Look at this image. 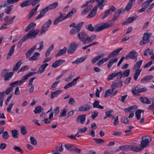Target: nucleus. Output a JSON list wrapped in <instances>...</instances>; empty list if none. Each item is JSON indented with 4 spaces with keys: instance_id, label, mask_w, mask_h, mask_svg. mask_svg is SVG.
Here are the masks:
<instances>
[{
    "instance_id": "obj_1",
    "label": "nucleus",
    "mask_w": 154,
    "mask_h": 154,
    "mask_svg": "<svg viewBox=\"0 0 154 154\" xmlns=\"http://www.w3.org/2000/svg\"><path fill=\"white\" fill-rule=\"evenodd\" d=\"M112 24L111 23L109 24L108 23H104L100 26H99L97 25H96L93 27L91 24H89L86 25L85 26V28L90 32H98L104 29L108 28V27L112 26Z\"/></svg>"
},
{
    "instance_id": "obj_2",
    "label": "nucleus",
    "mask_w": 154,
    "mask_h": 154,
    "mask_svg": "<svg viewBox=\"0 0 154 154\" xmlns=\"http://www.w3.org/2000/svg\"><path fill=\"white\" fill-rule=\"evenodd\" d=\"M143 61L142 60L138 61L135 64L133 67V69H136L134 75V79L136 81L137 80L138 77L140 75L142 71V69H140V68L141 66Z\"/></svg>"
},
{
    "instance_id": "obj_3",
    "label": "nucleus",
    "mask_w": 154,
    "mask_h": 154,
    "mask_svg": "<svg viewBox=\"0 0 154 154\" xmlns=\"http://www.w3.org/2000/svg\"><path fill=\"white\" fill-rule=\"evenodd\" d=\"M8 69H6L2 70L1 72L2 76L4 77V81L5 82L9 81L12 78L14 74V72H8Z\"/></svg>"
},
{
    "instance_id": "obj_4",
    "label": "nucleus",
    "mask_w": 154,
    "mask_h": 154,
    "mask_svg": "<svg viewBox=\"0 0 154 154\" xmlns=\"http://www.w3.org/2000/svg\"><path fill=\"white\" fill-rule=\"evenodd\" d=\"M88 34L83 31H82L77 35V38L83 44H86Z\"/></svg>"
},
{
    "instance_id": "obj_5",
    "label": "nucleus",
    "mask_w": 154,
    "mask_h": 154,
    "mask_svg": "<svg viewBox=\"0 0 154 154\" xmlns=\"http://www.w3.org/2000/svg\"><path fill=\"white\" fill-rule=\"evenodd\" d=\"M150 139V137L148 136H143L142 137L140 146L143 149L149 145V143L151 141V139L149 140Z\"/></svg>"
},
{
    "instance_id": "obj_6",
    "label": "nucleus",
    "mask_w": 154,
    "mask_h": 154,
    "mask_svg": "<svg viewBox=\"0 0 154 154\" xmlns=\"http://www.w3.org/2000/svg\"><path fill=\"white\" fill-rule=\"evenodd\" d=\"M122 12L123 13L124 11L121 9H119L118 10L115 14L114 16L113 17L112 20H110L106 23H108L109 24L111 23V24H112V26L108 27V28L112 27L114 25L115 23L114 21L116 20V19L119 17L120 14L121 13H122Z\"/></svg>"
},
{
    "instance_id": "obj_7",
    "label": "nucleus",
    "mask_w": 154,
    "mask_h": 154,
    "mask_svg": "<svg viewBox=\"0 0 154 154\" xmlns=\"http://www.w3.org/2000/svg\"><path fill=\"white\" fill-rule=\"evenodd\" d=\"M39 31L38 29H36L33 31H30L24 36L27 40L28 38L32 39L36 37L37 35L39 33Z\"/></svg>"
},
{
    "instance_id": "obj_8",
    "label": "nucleus",
    "mask_w": 154,
    "mask_h": 154,
    "mask_svg": "<svg viewBox=\"0 0 154 154\" xmlns=\"http://www.w3.org/2000/svg\"><path fill=\"white\" fill-rule=\"evenodd\" d=\"M78 46V45L75 42L71 43L68 48L67 53L69 54L73 53L77 48Z\"/></svg>"
},
{
    "instance_id": "obj_9",
    "label": "nucleus",
    "mask_w": 154,
    "mask_h": 154,
    "mask_svg": "<svg viewBox=\"0 0 154 154\" xmlns=\"http://www.w3.org/2000/svg\"><path fill=\"white\" fill-rule=\"evenodd\" d=\"M137 54L134 50L130 52L125 57V59L128 60L130 59H137Z\"/></svg>"
},
{
    "instance_id": "obj_10",
    "label": "nucleus",
    "mask_w": 154,
    "mask_h": 154,
    "mask_svg": "<svg viewBox=\"0 0 154 154\" xmlns=\"http://www.w3.org/2000/svg\"><path fill=\"white\" fill-rule=\"evenodd\" d=\"M153 0H148L144 2L142 4L141 8L138 10V13H142L144 12Z\"/></svg>"
},
{
    "instance_id": "obj_11",
    "label": "nucleus",
    "mask_w": 154,
    "mask_h": 154,
    "mask_svg": "<svg viewBox=\"0 0 154 154\" xmlns=\"http://www.w3.org/2000/svg\"><path fill=\"white\" fill-rule=\"evenodd\" d=\"M147 89L145 87L141 88L136 89V88H132L131 92L134 95H138L139 94L138 93H140L142 92H144L146 91Z\"/></svg>"
},
{
    "instance_id": "obj_12",
    "label": "nucleus",
    "mask_w": 154,
    "mask_h": 154,
    "mask_svg": "<svg viewBox=\"0 0 154 154\" xmlns=\"http://www.w3.org/2000/svg\"><path fill=\"white\" fill-rule=\"evenodd\" d=\"M138 16L137 15H135L131 17H129L127 18L124 22H123L122 24V25H126L132 23L134 20L137 19Z\"/></svg>"
},
{
    "instance_id": "obj_13",
    "label": "nucleus",
    "mask_w": 154,
    "mask_h": 154,
    "mask_svg": "<svg viewBox=\"0 0 154 154\" xmlns=\"http://www.w3.org/2000/svg\"><path fill=\"white\" fill-rule=\"evenodd\" d=\"M19 0H7L4 3H2L0 5V9L2 7H5L9 4H13L17 2Z\"/></svg>"
},
{
    "instance_id": "obj_14",
    "label": "nucleus",
    "mask_w": 154,
    "mask_h": 154,
    "mask_svg": "<svg viewBox=\"0 0 154 154\" xmlns=\"http://www.w3.org/2000/svg\"><path fill=\"white\" fill-rule=\"evenodd\" d=\"M96 1L98 3L97 6L100 10L103 9L104 6L106 5L105 3L107 2V0H96Z\"/></svg>"
},
{
    "instance_id": "obj_15",
    "label": "nucleus",
    "mask_w": 154,
    "mask_h": 154,
    "mask_svg": "<svg viewBox=\"0 0 154 154\" xmlns=\"http://www.w3.org/2000/svg\"><path fill=\"white\" fill-rule=\"evenodd\" d=\"M116 10V8L114 6H111L109 9L105 11L103 16L102 17V19L103 20L106 17H107L109 16L111 11V12L113 11L114 12Z\"/></svg>"
},
{
    "instance_id": "obj_16",
    "label": "nucleus",
    "mask_w": 154,
    "mask_h": 154,
    "mask_svg": "<svg viewBox=\"0 0 154 154\" xmlns=\"http://www.w3.org/2000/svg\"><path fill=\"white\" fill-rule=\"evenodd\" d=\"M97 6H96L91 10L87 17V18H92L94 16L97 12Z\"/></svg>"
},
{
    "instance_id": "obj_17",
    "label": "nucleus",
    "mask_w": 154,
    "mask_h": 154,
    "mask_svg": "<svg viewBox=\"0 0 154 154\" xmlns=\"http://www.w3.org/2000/svg\"><path fill=\"white\" fill-rule=\"evenodd\" d=\"M48 11V6L41 11L40 14L35 17L36 20H38L43 17Z\"/></svg>"
},
{
    "instance_id": "obj_18",
    "label": "nucleus",
    "mask_w": 154,
    "mask_h": 154,
    "mask_svg": "<svg viewBox=\"0 0 154 154\" xmlns=\"http://www.w3.org/2000/svg\"><path fill=\"white\" fill-rule=\"evenodd\" d=\"M65 61L64 60H56L55 62H54L52 65V67L53 68H56L61 65L65 62Z\"/></svg>"
},
{
    "instance_id": "obj_19",
    "label": "nucleus",
    "mask_w": 154,
    "mask_h": 154,
    "mask_svg": "<svg viewBox=\"0 0 154 154\" xmlns=\"http://www.w3.org/2000/svg\"><path fill=\"white\" fill-rule=\"evenodd\" d=\"M85 119V115H80L77 118L76 122L77 123L80 122L81 124H83L84 123Z\"/></svg>"
},
{
    "instance_id": "obj_20",
    "label": "nucleus",
    "mask_w": 154,
    "mask_h": 154,
    "mask_svg": "<svg viewBox=\"0 0 154 154\" xmlns=\"http://www.w3.org/2000/svg\"><path fill=\"white\" fill-rule=\"evenodd\" d=\"M79 78V77H77L76 78L74 79L73 81L71 82L68 83L64 87V89H67L68 88L73 86L75 84L77 83V80Z\"/></svg>"
},
{
    "instance_id": "obj_21",
    "label": "nucleus",
    "mask_w": 154,
    "mask_h": 154,
    "mask_svg": "<svg viewBox=\"0 0 154 154\" xmlns=\"http://www.w3.org/2000/svg\"><path fill=\"white\" fill-rule=\"evenodd\" d=\"M91 108V106L90 105H86L84 106H81L78 108V110L79 111L83 112L89 111Z\"/></svg>"
},
{
    "instance_id": "obj_22",
    "label": "nucleus",
    "mask_w": 154,
    "mask_h": 154,
    "mask_svg": "<svg viewBox=\"0 0 154 154\" xmlns=\"http://www.w3.org/2000/svg\"><path fill=\"white\" fill-rule=\"evenodd\" d=\"M36 25L35 23H30L26 27L25 31L28 32L30 30V31H33Z\"/></svg>"
},
{
    "instance_id": "obj_23",
    "label": "nucleus",
    "mask_w": 154,
    "mask_h": 154,
    "mask_svg": "<svg viewBox=\"0 0 154 154\" xmlns=\"http://www.w3.org/2000/svg\"><path fill=\"white\" fill-rule=\"evenodd\" d=\"M122 49V48H120L113 51L109 55V57H111L117 56Z\"/></svg>"
},
{
    "instance_id": "obj_24",
    "label": "nucleus",
    "mask_w": 154,
    "mask_h": 154,
    "mask_svg": "<svg viewBox=\"0 0 154 154\" xmlns=\"http://www.w3.org/2000/svg\"><path fill=\"white\" fill-rule=\"evenodd\" d=\"M62 92V90H59L54 92H52L50 94V97L53 99L54 97H57L58 95Z\"/></svg>"
},
{
    "instance_id": "obj_25",
    "label": "nucleus",
    "mask_w": 154,
    "mask_h": 154,
    "mask_svg": "<svg viewBox=\"0 0 154 154\" xmlns=\"http://www.w3.org/2000/svg\"><path fill=\"white\" fill-rule=\"evenodd\" d=\"M60 15L54 21V24L57 25L59 23L65 20L61 13H60Z\"/></svg>"
},
{
    "instance_id": "obj_26",
    "label": "nucleus",
    "mask_w": 154,
    "mask_h": 154,
    "mask_svg": "<svg viewBox=\"0 0 154 154\" xmlns=\"http://www.w3.org/2000/svg\"><path fill=\"white\" fill-rule=\"evenodd\" d=\"M99 104V101L96 100H95V101L93 103V107L94 108H97L99 109H102L104 108L103 106H102Z\"/></svg>"
},
{
    "instance_id": "obj_27",
    "label": "nucleus",
    "mask_w": 154,
    "mask_h": 154,
    "mask_svg": "<svg viewBox=\"0 0 154 154\" xmlns=\"http://www.w3.org/2000/svg\"><path fill=\"white\" fill-rule=\"evenodd\" d=\"M48 65L47 63H44L41 65L39 67L37 73L38 74H42L45 70L46 68Z\"/></svg>"
},
{
    "instance_id": "obj_28",
    "label": "nucleus",
    "mask_w": 154,
    "mask_h": 154,
    "mask_svg": "<svg viewBox=\"0 0 154 154\" xmlns=\"http://www.w3.org/2000/svg\"><path fill=\"white\" fill-rule=\"evenodd\" d=\"M130 149H131L132 151L135 152L141 151L143 150L140 146H133L130 145Z\"/></svg>"
},
{
    "instance_id": "obj_29",
    "label": "nucleus",
    "mask_w": 154,
    "mask_h": 154,
    "mask_svg": "<svg viewBox=\"0 0 154 154\" xmlns=\"http://www.w3.org/2000/svg\"><path fill=\"white\" fill-rule=\"evenodd\" d=\"M48 29V22L47 21L43 26L40 30L39 35H41L42 33L45 32Z\"/></svg>"
},
{
    "instance_id": "obj_30",
    "label": "nucleus",
    "mask_w": 154,
    "mask_h": 154,
    "mask_svg": "<svg viewBox=\"0 0 154 154\" xmlns=\"http://www.w3.org/2000/svg\"><path fill=\"white\" fill-rule=\"evenodd\" d=\"M39 6V5H38L34 8L31 10L28 16V18L29 19L31 18L37 12V9Z\"/></svg>"
},
{
    "instance_id": "obj_31",
    "label": "nucleus",
    "mask_w": 154,
    "mask_h": 154,
    "mask_svg": "<svg viewBox=\"0 0 154 154\" xmlns=\"http://www.w3.org/2000/svg\"><path fill=\"white\" fill-rule=\"evenodd\" d=\"M140 100L141 102L143 103L150 104L151 103V101L146 97H141L140 98Z\"/></svg>"
},
{
    "instance_id": "obj_32",
    "label": "nucleus",
    "mask_w": 154,
    "mask_h": 154,
    "mask_svg": "<svg viewBox=\"0 0 154 154\" xmlns=\"http://www.w3.org/2000/svg\"><path fill=\"white\" fill-rule=\"evenodd\" d=\"M67 51V48L66 47H64L62 49H60L57 53L55 55V57L61 56L66 53Z\"/></svg>"
},
{
    "instance_id": "obj_33",
    "label": "nucleus",
    "mask_w": 154,
    "mask_h": 154,
    "mask_svg": "<svg viewBox=\"0 0 154 154\" xmlns=\"http://www.w3.org/2000/svg\"><path fill=\"white\" fill-rule=\"evenodd\" d=\"M76 8H73L72 9L70 12L67 14L66 16L64 17V19H66L71 17L76 12Z\"/></svg>"
},
{
    "instance_id": "obj_34",
    "label": "nucleus",
    "mask_w": 154,
    "mask_h": 154,
    "mask_svg": "<svg viewBox=\"0 0 154 154\" xmlns=\"http://www.w3.org/2000/svg\"><path fill=\"white\" fill-rule=\"evenodd\" d=\"M32 0H26L23 2L20 5L21 7L23 8L30 5L31 4Z\"/></svg>"
},
{
    "instance_id": "obj_35",
    "label": "nucleus",
    "mask_w": 154,
    "mask_h": 154,
    "mask_svg": "<svg viewBox=\"0 0 154 154\" xmlns=\"http://www.w3.org/2000/svg\"><path fill=\"white\" fill-rule=\"evenodd\" d=\"M92 8V5H89L88 7L86 8L83 9L81 12V15H86L91 10Z\"/></svg>"
},
{
    "instance_id": "obj_36",
    "label": "nucleus",
    "mask_w": 154,
    "mask_h": 154,
    "mask_svg": "<svg viewBox=\"0 0 154 154\" xmlns=\"http://www.w3.org/2000/svg\"><path fill=\"white\" fill-rule=\"evenodd\" d=\"M22 62L21 60L19 61L13 67V72H16L20 68V66L22 64Z\"/></svg>"
},
{
    "instance_id": "obj_37",
    "label": "nucleus",
    "mask_w": 154,
    "mask_h": 154,
    "mask_svg": "<svg viewBox=\"0 0 154 154\" xmlns=\"http://www.w3.org/2000/svg\"><path fill=\"white\" fill-rule=\"evenodd\" d=\"M36 46H35L32 48H31L29 51H28L26 53V58L28 59L29 57L30 54L34 51L36 48Z\"/></svg>"
},
{
    "instance_id": "obj_38",
    "label": "nucleus",
    "mask_w": 154,
    "mask_h": 154,
    "mask_svg": "<svg viewBox=\"0 0 154 154\" xmlns=\"http://www.w3.org/2000/svg\"><path fill=\"white\" fill-rule=\"evenodd\" d=\"M15 47V45H14L11 47L8 54L7 57V59L8 60L11 57V56L13 54L14 51Z\"/></svg>"
},
{
    "instance_id": "obj_39",
    "label": "nucleus",
    "mask_w": 154,
    "mask_h": 154,
    "mask_svg": "<svg viewBox=\"0 0 154 154\" xmlns=\"http://www.w3.org/2000/svg\"><path fill=\"white\" fill-rule=\"evenodd\" d=\"M117 61L118 59L117 58L111 59L107 64V67L108 69H110L114 63L116 62Z\"/></svg>"
},
{
    "instance_id": "obj_40",
    "label": "nucleus",
    "mask_w": 154,
    "mask_h": 154,
    "mask_svg": "<svg viewBox=\"0 0 154 154\" xmlns=\"http://www.w3.org/2000/svg\"><path fill=\"white\" fill-rule=\"evenodd\" d=\"M40 54L38 52H36L34 53L33 56L29 58V61L35 60H37Z\"/></svg>"
},
{
    "instance_id": "obj_41",
    "label": "nucleus",
    "mask_w": 154,
    "mask_h": 154,
    "mask_svg": "<svg viewBox=\"0 0 154 154\" xmlns=\"http://www.w3.org/2000/svg\"><path fill=\"white\" fill-rule=\"evenodd\" d=\"M104 55V54H101L96 56L95 57L93 58L91 60V62L92 64H94L96 63L97 61L99 60L100 58L103 57Z\"/></svg>"
},
{
    "instance_id": "obj_42",
    "label": "nucleus",
    "mask_w": 154,
    "mask_h": 154,
    "mask_svg": "<svg viewBox=\"0 0 154 154\" xmlns=\"http://www.w3.org/2000/svg\"><path fill=\"white\" fill-rule=\"evenodd\" d=\"M23 83V82L21 80H18L10 84L11 86H12L13 88L15 85H21Z\"/></svg>"
},
{
    "instance_id": "obj_43",
    "label": "nucleus",
    "mask_w": 154,
    "mask_h": 154,
    "mask_svg": "<svg viewBox=\"0 0 154 154\" xmlns=\"http://www.w3.org/2000/svg\"><path fill=\"white\" fill-rule=\"evenodd\" d=\"M96 35H91L90 37H89L88 35L86 43H88L92 42L94 39L96 38Z\"/></svg>"
},
{
    "instance_id": "obj_44",
    "label": "nucleus",
    "mask_w": 154,
    "mask_h": 154,
    "mask_svg": "<svg viewBox=\"0 0 154 154\" xmlns=\"http://www.w3.org/2000/svg\"><path fill=\"white\" fill-rule=\"evenodd\" d=\"M43 110V108L40 106H39L35 108L33 112L35 114L40 113Z\"/></svg>"
},
{
    "instance_id": "obj_45",
    "label": "nucleus",
    "mask_w": 154,
    "mask_h": 154,
    "mask_svg": "<svg viewBox=\"0 0 154 154\" xmlns=\"http://www.w3.org/2000/svg\"><path fill=\"white\" fill-rule=\"evenodd\" d=\"M86 59V57H83L80 58H78L75 61L73 62L72 63H80L84 61Z\"/></svg>"
},
{
    "instance_id": "obj_46",
    "label": "nucleus",
    "mask_w": 154,
    "mask_h": 154,
    "mask_svg": "<svg viewBox=\"0 0 154 154\" xmlns=\"http://www.w3.org/2000/svg\"><path fill=\"white\" fill-rule=\"evenodd\" d=\"M80 31L79 30H78V29L75 26L71 29L70 32V34L71 35L80 32Z\"/></svg>"
},
{
    "instance_id": "obj_47",
    "label": "nucleus",
    "mask_w": 154,
    "mask_h": 154,
    "mask_svg": "<svg viewBox=\"0 0 154 154\" xmlns=\"http://www.w3.org/2000/svg\"><path fill=\"white\" fill-rule=\"evenodd\" d=\"M114 88H113L112 89H108L106 91L105 94L104 95V97H106L110 95V94H112L114 91Z\"/></svg>"
},
{
    "instance_id": "obj_48",
    "label": "nucleus",
    "mask_w": 154,
    "mask_h": 154,
    "mask_svg": "<svg viewBox=\"0 0 154 154\" xmlns=\"http://www.w3.org/2000/svg\"><path fill=\"white\" fill-rule=\"evenodd\" d=\"M151 35V34L150 33H146L144 34L143 38L146 41H149V38Z\"/></svg>"
},
{
    "instance_id": "obj_49",
    "label": "nucleus",
    "mask_w": 154,
    "mask_h": 154,
    "mask_svg": "<svg viewBox=\"0 0 154 154\" xmlns=\"http://www.w3.org/2000/svg\"><path fill=\"white\" fill-rule=\"evenodd\" d=\"M58 4L57 2H55L49 5V9L52 10L55 8L57 6Z\"/></svg>"
},
{
    "instance_id": "obj_50",
    "label": "nucleus",
    "mask_w": 154,
    "mask_h": 154,
    "mask_svg": "<svg viewBox=\"0 0 154 154\" xmlns=\"http://www.w3.org/2000/svg\"><path fill=\"white\" fill-rule=\"evenodd\" d=\"M26 40H27L25 37L24 36H23L21 40L18 42L17 45V47L18 48H20L23 43Z\"/></svg>"
},
{
    "instance_id": "obj_51",
    "label": "nucleus",
    "mask_w": 154,
    "mask_h": 154,
    "mask_svg": "<svg viewBox=\"0 0 154 154\" xmlns=\"http://www.w3.org/2000/svg\"><path fill=\"white\" fill-rule=\"evenodd\" d=\"M12 136L14 138H17L18 137V133L16 130H12L11 131Z\"/></svg>"
},
{
    "instance_id": "obj_52",
    "label": "nucleus",
    "mask_w": 154,
    "mask_h": 154,
    "mask_svg": "<svg viewBox=\"0 0 154 154\" xmlns=\"http://www.w3.org/2000/svg\"><path fill=\"white\" fill-rule=\"evenodd\" d=\"M130 145H125L121 146H119V149L121 150L125 151L126 150L130 149Z\"/></svg>"
},
{
    "instance_id": "obj_53",
    "label": "nucleus",
    "mask_w": 154,
    "mask_h": 154,
    "mask_svg": "<svg viewBox=\"0 0 154 154\" xmlns=\"http://www.w3.org/2000/svg\"><path fill=\"white\" fill-rule=\"evenodd\" d=\"M13 149L17 152H19L21 154L23 153V151L19 146H15L14 147Z\"/></svg>"
},
{
    "instance_id": "obj_54",
    "label": "nucleus",
    "mask_w": 154,
    "mask_h": 154,
    "mask_svg": "<svg viewBox=\"0 0 154 154\" xmlns=\"http://www.w3.org/2000/svg\"><path fill=\"white\" fill-rule=\"evenodd\" d=\"M2 138L4 140L7 139L9 137L8 132L7 131H4L2 133Z\"/></svg>"
},
{
    "instance_id": "obj_55",
    "label": "nucleus",
    "mask_w": 154,
    "mask_h": 154,
    "mask_svg": "<svg viewBox=\"0 0 154 154\" xmlns=\"http://www.w3.org/2000/svg\"><path fill=\"white\" fill-rule=\"evenodd\" d=\"M65 148L71 151H72L74 146L70 144H65Z\"/></svg>"
},
{
    "instance_id": "obj_56",
    "label": "nucleus",
    "mask_w": 154,
    "mask_h": 154,
    "mask_svg": "<svg viewBox=\"0 0 154 154\" xmlns=\"http://www.w3.org/2000/svg\"><path fill=\"white\" fill-rule=\"evenodd\" d=\"M137 108V106L136 105H134V106H131L130 107L128 108H125L124 109V112H131L132 109H136Z\"/></svg>"
},
{
    "instance_id": "obj_57",
    "label": "nucleus",
    "mask_w": 154,
    "mask_h": 154,
    "mask_svg": "<svg viewBox=\"0 0 154 154\" xmlns=\"http://www.w3.org/2000/svg\"><path fill=\"white\" fill-rule=\"evenodd\" d=\"M117 75V74H116V73L113 72L108 76L107 79L109 80H112Z\"/></svg>"
},
{
    "instance_id": "obj_58",
    "label": "nucleus",
    "mask_w": 154,
    "mask_h": 154,
    "mask_svg": "<svg viewBox=\"0 0 154 154\" xmlns=\"http://www.w3.org/2000/svg\"><path fill=\"white\" fill-rule=\"evenodd\" d=\"M20 131L22 134L23 135H25L27 133V130L26 128L24 126H21L20 128Z\"/></svg>"
},
{
    "instance_id": "obj_59",
    "label": "nucleus",
    "mask_w": 154,
    "mask_h": 154,
    "mask_svg": "<svg viewBox=\"0 0 154 154\" xmlns=\"http://www.w3.org/2000/svg\"><path fill=\"white\" fill-rule=\"evenodd\" d=\"M15 18V16H13L12 17H11L8 20L5 22L6 24L9 25L13 21Z\"/></svg>"
},
{
    "instance_id": "obj_60",
    "label": "nucleus",
    "mask_w": 154,
    "mask_h": 154,
    "mask_svg": "<svg viewBox=\"0 0 154 154\" xmlns=\"http://www.w3.org/2000/svg\"><path fill=\"white\" fill-rule=\"evenodd\" d=\"M74 75V73H71L68 76V77L65 79V81L66 82H69Z\"/></svg>"
},
{
    "instance_id": "obj_61",
    "label": "nucleus",
    "mask_w": 154,
    "mask_h": 154,
    "mask_svg": "<svg viewBox=\"0 0 154 154\" xmlns=\"http://www.w3.org/2000/svg\"><path fill=\"white\" fill-rule=\"evenodd\" d=\"M13 5H11L10 6L7 7L5 11V13L8 14H10L11 11L12 10V8H11Z\"/></svg>"
},
{
    "instance_id": "obj_62",
    "label": "nucleus",
    "mask_w": 154,
    "mask_h": 154,
    "mask_svg": "<svg viewBox=\"0 0 154 154\" xmlns=\"http://www.w3.org/2000/svg\"><path fill=\"white\" fill-rule=\"evenodd\" d=\"M30 142L31 143L34 145H35L37 144V142L35 139L32 137H30Z\"/></svg>"
},
{
    "instance_id": "obj_63",
    "label": "nucleus",
    "mask_w": 154,
    "mask_h": 154,
    "mask_svg": "<svg viewBox=\"0 0 154 154\" xmlns=\"http://www.w3.org/2000/svg\"><path fill=\"white\" fill-rule=\"evenodd\" d=\"M29 67V66L27 65L25 66L22 67H21L18 70V73H19L20 72H23L26 69Z\"/></svg>"
},
{
    "instance_id": "obj_64",
    "label": "nucleus",
    "mask_w": 154,
    "mask_h": 154,
    "mask_svg": "<svg viewBox=\"0 0 154 154\" xmlns=\"http://www.w3.org/2000/svg\"><path fill=\"white\" fill-rule=\"evenodd\" d=\"M84 22H81L78 24H77L76 26L75 27L78 29V30L80 31L83 25Z\"/></svg>"
}]
</instances>
